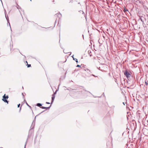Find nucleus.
I'll return each instance as SVG.
<instances>
[{"label": "nucleus", "mask_w": 148, "mask_h": 148, "mask_svg": "<svg viewBox=\"0 0 148 148\" xmlns=\"http://www.w3.org/2000/svg\"><path fill=\"white\" fill-rule=\"evenodd\" d=\"M123 104H124V105H125V104H124V102H123Z\"/></svg>", "instance_id": "obj_21"}, {"label": "nucleus", "mask_w": 148, "mask_h": 148, "mask_svg": "<svg viewBox=\"0 0 148 148\" xmlns=\"http://www.w3.org/2000/svg\"><path fill=\"white\" fill-rule=\"evenodd\" d=\"M31 1L32 0H30Z\"/></svg>", "instance_id": "obj_23"}, {"label": "nucleus", "mask_w": 148, "mask_h": 148, "mask_svg": "<svg viewBox=\"0 0 148 148\" xmlns=\"http://www.w3.org/2000/svg\"><path fill=\"white\" fill-rule=\"evenodd\" d=\"M37 106H38V107H40L41 106H42V104L41 103H38L37 104Z\"/></svg>", "instance_id": "obj_7"}, {"label": "nucleus", "mask_w": 148, "mask_h": 148, "mask_svg": "<svg viewBox=\"0 0 148 148\" xmlns=\"http://www.w3.org/2000/svg\"><path fill=\"white\" fill-rule=\"evenodd\" d=\"M90 56H91V55H90Z\"/></svg>", "instance_id": "obj_22"}, {"label": "nucleus", "mask_w": 148, "mask_h": 148, "mask_svg": "<svg viewBox=\"0 0 148 148\" xmlns=\"http://www.w3.org/2000/svg\"><path fill=\"white\" fill-rule=\"evenodd\" d=\"M145 83L146 85H148V83H147V82L146 81L145 82Z\"/></svg>", "instance_id": "obj_11"}, {"label": "nucleus", "mask_w": 148, "mask_h": 148, "mask_svg": "<svg viewBox=\"0 0 148 148\" xmlns=\"http://www.w3.org/2000/svg\"><path fill=\"white\" fill-rule=\"evenodd\" d=\"M56 91H57V90L56 91V92L54 93V94L53 95H54V94H56Z\"/></svg>", "instance_id": "obj_18"}, {"label": "nucleus", "mask_w": 148, "mask_h": 148, "mask_svg": "<svg viewBox=\"0 0 148 148\" xmlns=\"http://www.w3.org/2000/svg\"><path fill=\"white\" fill-rule=\"evenodd\" d=\"M51 106V105L49 107H42L41 108H42V109H46V108L49 109L50 108Z\"/></svg>", "instance_id": "obj_6"}, {"label": "nucleus", "mask_w": 148, "mask_h": 148, "mask_svg": "<svg viewBox=\"0 0 148 148\" xmlns=\"http://www.w3.org/2000/svg\"><path fill=\"white\" fill-rule=\"evenodd\" d=\"M86 71H87L88 73L90 72V70L88 69H87L86 70H85Z\"/></svg>", "instance_id": "obj_9"}, {"label": "nucleus", "mask_w": 148, "mask_h": 148, "mask_svg": "<svg viewBox=\"0 0 148 148\" xmlns=\"http://www.w3.org/2000/svg\"><path fill=\"white\" fill-rule=\"evenodd\" d=\"M21 108L20 107V111L21 110Z\"/></svg>", "instance_id": "obj_19"}, {"label": "nucleus", "mask_w": 148, "mask_h": 148, "mask_svg": "<svg viewBox=\"0 0 148 148\" xmlns=\"http://www.w3.org/2000/svg\"><path fill=\"white\" fill-rule=\"evenodd\" d=\"M124 12H125L126 11H128V10L127 9H125V8H124Z\"/></svg>", "instance_id": "obj_8"}, {"label": "nucleus", "mask_w": 148, "mask_h": 148, "mask_svg": "<svg viewBox=\"0 0 148 148\" xmlns=\"http://www.w3.org/2000/svg\"><path fill=\"white\" fill-rule=\"evenodd\" d=\"M20 106V104H19L18 105V108Z\"/></svg>", "instance_id": "obj_13"}, {"label": "nucleus", "mask_w": 148, "mask_h": 148, "mask_svg": "<svg viewBox=\"0 0 148 148\" xmlns=\"http://www.w3.org/2000/svg\"><path fill=\"white\" fill-rule=\"evenodd\" d=\"M26 104L28 106H29L28 105V104H27V102L26 101Z\"/></svg>", "instance_id": "obj_16"}, {"label": "nucleus", "mask_w": 148, "mask_h": 148, "mask_svg": "<svg viewBox=\"0 0 148 148\" xmlns=\"http://www.w3.org/2000/svg\"><path fill=\"white\" fill-rule=\"evenodd\" d=\"M124 75H125L127 78L130 77L131 75L127 71H126L124 73Z\"/></svg>", "instance_id": "obj_2"}, {"label": "nucleus", "mask_w": 148, "mask_h": 148, "mask_svg": "<svg viewBox=\"0 0 148 148\" xmlns=\"http://www.w3.org/2000/svg\"><path fill=\"white\" fill-rule=\"evenodd\" d=\"M31 65L30 64H27V67H30Z\"/></svg>", "instance_id": "obj_10"}, {"label": "nucleus", "mask_w": 148, "mask_h": 148, "mask_svg": "<svg viewBox=\"0 0 148 148\" xmlns=\"http://www.w3.org/2000/svg\"><path fill=\"white\" fill-rule=\"evenodd\" d=\"M144 18L142 16H141V17L140 18V19L141 21L142 22L143 24L144 23Z\"/></svg>", "instance_id": "obj_4"}, {"label": "nucleus", "mask_w": 148, "mask_h": 148, "mask_svg": "<svg viewBox=\"0 0 148 148\" xmlns=\"http://www.w3.org/2000/svg\"><path fill=\"white\" fill-rule=\"evenodd\" d=\"M8 96H5V94H4V95L3 96L2 99V100L3 101H4L5 102V103H8V101H7V100L6 99H7L8 98Z\"/></svg>", "instance_id": "obj_1"}, {"label": "nucleus", "mask_w": 148, "mask_h": 148, "mask_svg": "<svg viewBox=\"0 0 148 148\" xmlns=\"http://www.w3.org/2000/svg\"><path fill=\"white\" fill-rule=\"evenodd\" d=\"M77 67H80L81 66L79 65H77V66H76Z\"/></svg>", "instance_id": "obj_12"}, {"label": "nucleus", "mask_w": 148, "mask_h": 148, "mask_svg": "<svg viewBox=\"0 0 148 148\" xmlns=\"http://www.w3.org/2000/svg\"><path fill=\"white\" fill-rule=\"evenodd\" d=\"M92 75V76H94V77H96L95 75Z\"/></svg>", "instance_id": "obj_17"}, {"label": "nucleus", "mask_w": 148, "mask_h": 148, "mask_svg": "<svg viewBox=\"0 0 148 148\" xmlns=\"http://www.w3.org/2000/svg\"><path fill=\"white\" fill-rule=\"evenodd\" d=\"M26 145V144H25V147Z\"/></svg>", "instance_id": "obj_20"}, {"label": "nucleus", "mask_w": 148, "mask_h": 148, "mask_svg": "<svg viewBox=\"0 0 148 148\" xmlns=\"http://www.w3.org/2000/svg\"><path fill=\"white\" fill-rule=\"evenodd\" d=\"M90 53H91V51H88V53L89 54H90Z\"/></svg>", "instance_id": "obj_14"}, {"label": "nucleus", "mask_w": 148, "mask_h": 148, "mask_svg": "<svg viewBox=\"0 0 148 148\" xmlns=\"http://www.w3.org/2000/svg\"><path fill=\"white\" fill-rule=\"evenodd\" d=\"M46 103L49 104H50V103L48 102H46Z\"/></svg>", "instance_id": "obj_15"}, {"label": "nucleus", "mask_w": 148, "mask_h": 148, "mask_svg": "<svg viewBox=\"0 0 148 148\" xmlns=\"http://www.w3.org/2000/svg\"><path fill=\"white\" fill-rule=\"evenodd\" d=\"M55 95H52V100H51V103H52L53 102L54 98H55Z\"/></svg>", "instance_id": "obj_3"}, {"label": "nucleus", "mask_w": 148, "mask_h": 148, "mask_svg": "<svg viewBox=\"0 0 148 148\" xmlns=\"http://www.w3.org/2000/svg\"><path fill=\"white\" fill-rule=\"evenodd\" d=\"M74 56V55H73L72 56V57L73 58V60H75L76 62H77V63L78 62V61H77V59H76L75 58H74L73 57Z\"/></svg>", "instance_id": "obj_5"}]
</instances>
